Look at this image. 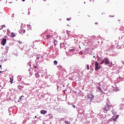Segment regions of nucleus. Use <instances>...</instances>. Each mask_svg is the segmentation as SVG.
Returning a JSON list of instances; mask_svg holds the SVG:
<instances>
[{
	"instance_id": "e433bc0d",
	"label": "nucleus",
	"mask_w": 124,
	"mask_h": 124,
	"mask_svg": "<svg viewBox=\"0 0 124 124\" xmlns=\"http://www.w3.org/2000/svg\"><path fill=\"white\" fill-rule=\"evenodd\" d=\"M118 21H121V20H118Z\"/></svg>"
},
{
	"instance_id": "6ab92c4d",
	"label": "nucleus",
	"mask_w": 124,
	"mask_h": 124,
	"mask_svg": "<svg viewBox=\"0 0 124 124\" xmlns=\"http://www.w3.org/2000/svg\"><path fill=\"white\" fill-rule=\"evenodd\" d=\"M98 90H99V92H101V88H100V87H98Z\"/></svg>"
},
{
	"instance_id": "2eb2a0df",
	"label": "nucleus",
	"mask_w": 124,
	"mask_h": 124,
	"mask_svg": "<svg viewBox=\"0 0 124 124\" xmlns=\"http://www.w3.org/2000/svg\"><path fill=\"white\" fill-rule=\"evenodd\" d=\"M119 116H120V115H117L116 116H115V118L117 120V119H119Z\"/></svg>"
},
{
	"instance_id": "a878e982",
	"label": "nucleus",
	"mask_w": 124,
	"mask_h": 124,
	"mask_svg": "<svg viewBox=\"0 0 124 124\" xmlns=\"http://www.w3.org/2000/svg\"><path fill=\"white\" fill-rule=\"evenodd\" d=\"M68 32H69V31H67V33H68Z\"/></svg>"
},
{
	"instance_id": "393cba45",
	"label": "nucleus",
	"mask_w": 124,
	"mask_h": 124,
	"mask_svg": "<svg viewBox=\"0 0 124 124\" xmlns=\"http://www.w3.org/2000/svg\"><path fill=\"white\" fill-rule=\"evenodd\" d=\"M73 108H75V105H73Z\"/></svg>"
},
{
	"instance_id": "f8f14e48",
	"label": "nucleus",
	"mask_w": 124,
	"mask_h": 124,
	"mask_svg": "<svg viewBox=\"0 0 124 124\" xmlns=\"http://www.w3.org/2000/svg\"><path fill=\"white\" fill-rule=\"evenodd\" d=\"M86 68L87 70H90V65H89V64L87 65Z\"/></svg>"
},
{
	"instance_id": "4468645a",
	"label": "nucleus",
	"mask_w": 124,
	"mask_h": 124,
	"mask_svg": "<svg viewBox=\"0 0 124 124\" xmlns=\"http://www.w3.org/2000/svg\"><path fill=\"white\" fill-rule=\"evenodd\" d=\"M105 62V59L102 61V62L100 63V64H103V63H104Z\"/></svg>"
},
{
	"instance_id": "a211bd4d",
	"label": "nucleus",
	"mask_w": 124,
	"mask_h": 124,
	"mask_svg": "<svg viewBox=\"0 0 124 124\" xmlns=\"http://www.w3.org/2000/svg\"><path fill=\"white\" fill-rule=\"evenodd\" d=\"M64 123L65 124H70V123L69 121H65Z\"/></svg>"
},
{
	"instance_id": "7c9ffc66",
	"label": "nucleus",
	"mask_w": 124,
	"mask_h": 124,
	"mask_svg": "<svg viewBox=\"0 0 124 124\" xmlns=\"http://www.w3.org/2000/svg\"><path fill=\"white\" fill-rule=\"evenodd\" d=\"M88 98H90V96H88Z\"/></svg>"
},
{
	"instance_id": "6e6552de",
	"label": "nucleus",
	"mask_w": 124,
	"mask_h": 124,
	"mask_svg": "<svg viewBox=\"0 0 124 124\" xmlns=\"http://www.w3.org/2000/svg\"><path fill=\"white\" fill-rule=\"evenodd\" d=\"M16 36V34L15 33L11 32V37H15Z\"/></svg>"
},
{
	"instance_id": "9d476101",
	"label": "nucleus",
	"mask_w": 124,
	"mask_h": 124,
	"mask_svg": "<svg viewBox=\"0 0 124 124\" xmlns=\"http://www.w3.org/2000/svg\"><path fill=\"white\" fill-rule=\"evenodd\" d=\"M10 82L11 84H12V83H13V78H10Z\"/></svg>"
},
{
	"instance_id": "b1692460",
	"label": "nucleus",
	"mask_w": 124,
	"mask_h": 124,
	"mask_svg": "<svg viewBox=\"0 0 124 124\" xmlns=\"http://www.w3.org/2000/svg\"><path fill=\"white\" fill-rule=\"evenodd\" d=\"M3 27H5V25H2V28H3Z\"/></svg>"
},
{
	"instance_id": "f704fd0d",
	"label": "nucleus",
	"mask_w": 124,
	"mask_h": 124,
	"mask_svg": "<svg viewBox=\"0 0 124 124\" xmlns=\"http://www.w3.org/2000/svg\"><path fill=\"white\" fill-rule=\"evenodd\" d=\"M88 17H90V16H88Z\"/></svg>"
},
{
	"instance_id": "f3484780",
	"label": "nucleus",
	"mask_w": 124,
	"mask_h": 124,
	"mask_svg": "<svg viewBox=\"0 0 124 124\" xmlns=\"http://www.w3.org/2000/svg\"><path fill=\"white\" fill-rule=\"evenodd\" d=\"M75 68H76V67H72L70 68L71 70H72V69H75Z\"/></svg>"
},
{
	"instance_id": "ddd939ff",
	"label": "nucleus",
	"mask_w": 124,
	"mask_h": 124,
	"mask_svg": "<svg viewBox=\"0 0 124 124\" xmlns=\"http://www.w3.org/2000/svg\"><path fill=\"white\" fill-rule=\"evenodd\" d=\"M111 112H112L113 115H116V112H115V110H114V109H112Z\"/></svg>"
},
{
	"instance_id": "1a4fd4ad",
	"label": "nucleus",
	"mask_w": 124,
	"mask_h": 124,
	"mask_svg": "<svg viewBox=\"0 0 124 124\" xmlns=\"http://www.w3.org/2000/svg\"><path fill=\"white\" fill-rule=\"evenodd\" d=\"M22 97H24V95H22L21 96H20L19 97V99L18 100V102H21L22 99L21 98H22Z\"/></svg>"
},
{
	"instance_id": "2f4dec72",
	"label": "nucleus",
	"mask_w": 124,
	"mask_h": 124,
	"mask_svg": "<svg viewBox=\"0 0 124 124\" xmlns=\"http://www.w3.org/2000/svg\"><path fill=\"white\" fill-rule=\"evenodd\" d=\"M0 30H2V28H0Z\"/></svg>"
},
{
	"instance_id": "7ed1b4c3",
	"label": "nucleus",
	"mask_w": 124,
	"mask_h": 124,
	"mask_svg": "<svg viewBox=\"0 0 124 124\" xmlns=\"http://www.w3.org/2000/svg\"><path fill=\"white\" fill-rule=\"evenodd\" d=\"M111 108V105H110L109 104H108L106 107L103 108L104 111H105L106 112H108V111H109Z\"/></svg>"
},
{
	"instance_id": "9b49d317",
	"label": "nucleus",
	"mask_w": 124,
	"mask_h": 124,
	"mask_svg": "<svg viewBox=\"0 0 124 124\" xmlns=\"http://www.w3.org/2000/svg\"><path fill=\"white\" fill-rule=\"evenodd\" d=\"M50 37H51V35H46V39H49V38H50Z\"/></svg>"
},
{
	"instance_id": "20e7f679",
	"label": "nucleus",
	"mask_w": 124,
	"mask_h": 124,
	"mask_svg": "<svg viewBox=\"0 0 124 124\" xmlns=\"http://www.w3.org/2000/svg\"><path fill=\"white\" fill-rule=\"evenodd\" d=\"M116 121H117V119L115 118V116H113L112 117L111 119H110L108 121V122L109 123V122H112V121L116 122Z\"/></svg>"
},
{
	"instance_id": "423d86ee",
	"label": "nucleus",
	"mask_w": 124,
	"mask_h": 124,
	"mask_svg": "<svg viewBox=\"0 0 124 124\" xmlns=\"http://www.w3.org/2000/svg\"><path fill=\"white\" fill-rule=\"evenodd\" d=\"M6 43V39H3L2 40L1 44L3 46L5 45V44Z\"/></svg>"
},
{
	"instance_id": "bb28decb",
	"label": "nucleus",
	"mask_w": 124,
	"mask_h": 124,
	"mask_svg": "<svg viewBox=\"0 0 124 124\" xmlns=\"http://www.w3.org/2000/svg\"><path fill=\"white\" fill-rule=\"evenodd\" d=\"M93 58H95V56H93Z\"/></svg>"
},
{
	"instance_id": "aec40b11",
	"label": "nucleus",
	"mask_w": 124,
	"mask_h": 124,
	"mask_svg": "<svg viewBox=\"0 0 124 124\" xmlns=\"http://www.w3.org/2000/svg\"><path fill=\"white\" fill-rule=\"evenodd\" d=\"M109 17H115V15H110L109 16Z\"/></svg>"
},
{
	"instance_id": "0eeeda50",
	"label": "nucleus",
	"mask_w": 124,
	"mask_h": 124,
	"mask_svg": "<svg viewBox=\"0 0 124 124\" xmlns=\"http://www.w3.org/2000/svg\"><path fill=\"white\" fill-rule=\"evenodd\" d=\"M40 113H41V114H42L43 115H45V114H46V113H47V111H46L45 110H41L40 111Z\"/></svg>"
},
{
	"instance_id": "f257e3e1",
	"label": "nucleus",
	"mask_w": 124,
	"mask_h": 124,
	"mask_svg": "<svg viewBox=\"0 0 124 124\" xmlns=\"http://www.w3.org/2000/svg\"><path fill=\"white\" fill-rule=\"evenodd\" d=\"M19 33L22 35L24 34V35H29V31H26V30L22 29L21 30H19Z\"/></svg>"
},
{
	"instance_id": "c9c22d12",
	"label": "nucleus",
	"mask_w": 124,
	"mask_h": 124,
	"mask_svg": "<svg viewBox=\"0 0 124 124\" xmlns=\"http://www.w3.org/2000/svg\"><path fill=\"white\" fill-rule=\"evenodd\" d=\"M92 96H93V95H92Z\"/></svg>"
},
{
	"instance_id": "473e14b6",
	"label": "nucleus",
	"mask_w": 124,
	"mask_h": 124,
	"mask_svg": "<svg viewBox=\"0 0 124 124\" xmlns=\"http://www.w3.org/2000/svg\"><path fill=\"white\" fill-rule=\"evenodd\" d=\"M35 118H37V117L36 116H35Z\"/></svg>"
},
{
	"instance_id": "dca6fc26",
	"label": "nucleus",
	"mask_w": 124,
	"mask_h": 124,
	"mask_svg": "<svg viewBox=\"0 0 124 124\" xmlns=\"http://www.w3.org/2000/svg\"><path fill=\"white\" fill-rule=\"evenodd\" d=\"M54 63L55 64H56V65H57L58 64V61H54Z\"/></svg>"
},
{
	"instance_id": "412c9836",
	"label": "nucleus",
	"mask_w": 124,
	"mask_h": 124,
	"mask_svg": "<svg viewBox=\"0 0 124 124\" xmlns=\"http://www.w3.org/2000/svg\"><path fill=\"white\" fill-rule=\"evenodd\" d=\"M71 20V18H67V21H70Z\"/></svg>"
},
{
	"instance_id": "c756f323",
	"label": "nucleus",
	"mask_w": 124,
	"mask_h": 124,
	"mask_svg": "<svg viewBox=\"0 0 124 124\" xmlns=\"http://www.w3.org/2000/svg\"><path fill=\"white\" fill-rule=\"evenodd\" d=\"M22 0V1H25V0Z\"/></svg>"
},
{
	"instance_id": "5701e85b",
	"label": "nucleus",
	"mask_w": 124,
	"mask_h": 124,
	"mask_svg": "<svg viewBox=\"0 0 124 124\" xmlns=\"http://www.w3.org/2000/svg\"><path fill=\"white\" fill-rule=\"evenodd\" d=\"M70 52H73V51H74V49H70Z\"/></svg>"
},
{
	"instance_id": "cd10ccee",
	"label": "nucleus",
	"mask_w": 124,
	"mask_h": 124,
	"mask_svg": "<svg viewBox=\"0 0 124 124\" xmlns=\"http://www.w3.org/2000/svg\"><path fill=\"white\" fill-rule=\"evenodd\" d=\"M0 67L1 69H1V65H0Z\"/></svg>"
},
{
	"instance_id": "4be33fe9",
	"label": "nucleus",
	"mask_w": 124,
	"mask_h": 124,
	"mask_svg": "<svg viewBox=\"0 0 124 124\" xmlns=\"http://www.w3.org/2000/svg\"><path fill=\"white\" fill-rule=\"evenodd\" d=\"M34 68H35V69L37 68V70L38 69V68L37 66H35V65H34Z\"/></svg>"
},
{
	"instance_id": "f03ea898",
	"label": "nucleus",
	"mask_w": 124,
	"mask_h": 124,
	"mask_svg": "<svg viewBox=\"0 0 124 124\" xmlns=\"http://www.w3.org/2000/svg\"><path fill=\"white\" fill-rule=\"evenodd\" d=\"M101 68V66H100L97 62L95 61V70H99Z\"/></svg>"
},
{
	"instance_id": "c85d7f7f",
	"label": "nucleus",
	"mask_w": 124,
	"mask_h": 124,
	"mask_svg": "<svg viewBox=\"0 0 124 124\" xmlns=\"http://www.w3.org/2000/svg\"><path fill=\"white\" fill-rule=\"evenodd\" d=\"M2 73V71H0V73Z\"/></svg>"
},
{
	"instance_id": "72a5a7b5",
	"label": "nucleus",
	"mask_w": 124,
	"mask_h": 124,
	"mask_svg": "<svg viewBox=\"0 0 124 124\" xmlns=\"http://www.w3.org/2000/svg\"><path fill=\"white\" fill-rule=\"evenodd\" d=\"M95 24H98V23H96H96H95Z\"/></svg>"
},
{
	"instance_id": "39448f33",
	"label": "nucleus",
	"mask_w": 124,
	"mask_h": 124,
	"mask_svg": "<svg viewBox=\"0 0 124 124\" xmlns=\"http://www.w3.org/2000/svg\"><path fill=\"white\" fill-rule=\"evenodd\" d=\"M105 64H107V65L110 64V61H109L107 58H105Z\"/></svg>"
}]
</instances>
